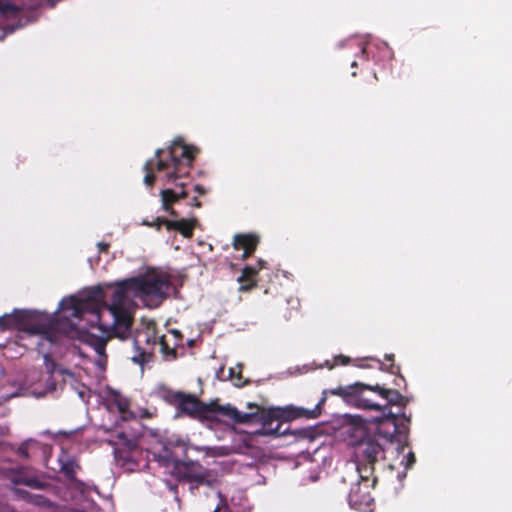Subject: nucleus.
Wrapping results in <instances>:
<instances>
[{"mask_svg": "<svg viewBox=\"0 0 512 512\" xmlns=\"http://www.w3.org/2000/svg\"><path fill=\"white\" fill-rule=\"evenodd\" d=\"M247 407L255 410L244 413L230 404L220 405L217 401L204 403L194 394L183 393L176 408L179 412L199 420H215L217 416H221L236 424L259 423L261 428L257 429L254 434L273 438L288 434L305 437L307 436L306 430L292 431L287 424L301 417L314 419L320 415L318 409L306 410L291 406L264 408L254 403H248Z\"/></svg>", "mask_w": 512, "mask_h": 512, "instance_id": "nucleus-1", "label": "nucleus"}, {"mask_svg": "<svg viewBox=\"0 0 512 512\" xmlns=\"http://www.w3.org/2000/svg\"><path fill=\"white\" fill-rule=\"evenodd\" d=\"M198 153L199 149L196 146L186 144L181 137L175 138L167 150L157 149L155 151L156 172L159 174V178L165 180L166 184H174L180 189L176 191L168 188L160 192L163 209L173 217L178 216L173 204L188 196V192L185 190L186 183L182 179L189 176Z\"/></svg>", "mask_w": 512, "mask_h": 512, "instance_id": "nucleus-2", "label": "nucleus"}, {"mask_svg": "<svg viewBox=\"0 0 512 512\" xmlns=\"http://www.w3.org/2000/svg\"><path fill=\"white\" fill-rule=\"evenodd\" d=\"M128 279L115 284V289L110 296V303L105 301L106 294L101 286L91 288L85 297L78 298L70 296L62 301V309L70 310V315L79 320H84L89 316L88 323L90 327H97L102 332H107L109 326L102 322L101 311H117V309L127 308L128 292L134 293V287L128 283Z\"/></svg>", "mask_w": 512, "mask_h": 512, "instance_id": "nucleus-3", "label": "nucleus"}, {"mask_svg": "<svg viewBox=\"0 0 512 512\" xmlns=\"http://www.w3.org/2000/svg\"><path fill=\"white\" fill-rule=\"evenodd\" d=\"M349 434L358 477L361 481H369L374 474V465L384 458L382 428L360 416H353Z\"/></svg>", "mask_w": 512, "mask_h": 512, "instance_id": "nucleus-4", "label": "nucleus"}, {"mask_svg": "<svg viewBox=\"0 0 512 512\" xmlns=\"http://www.w3.org/2000/svg\"><path fill=\"white\" fill-rule=\"evenodd\" d=\"M331 394L343 398L345 402L357 408L376 410L378 416H382V412L388 413L389 405L406 407L409 400L395 389L386 388L379 384L366 385L356 382L347 386H339L330 390Z\"/></svg>", "mask_w": 512, "mask_h": 512, "instance_id": "nucleus-5", "label": "nucleus"}, {"mask_svg": "<svg viewBox=\"0 0 512 512\" xmlns=\"http://www.w3.org/2000/svg\"><path fill=\"white\" fill-rule=\"evenodd\" d=\"M17 330L28 335H40L43 340L56 344L60 334L56 322L48 316L29 310L14 309L0 316V331Z\"/></svg>", "mask_w": 512, "mask_h": 512, "instance_id": "nucleus-6", "label": "nucleus"}, {"mask_svg": "<svg viewBox=\"0 0 512 512\" xmlns=\"http://www.w3.org/2000/svg\"><path fill=\"white\" fill-rule=\"evenodd\" d=\"M127 283L134 287L135 297L157 302L167 297L171 286L170 276L156 270H149L144 275L128 278Z\"/></svg>", "mask_w": 512, "mask_h": 512, "instance_id": "nucleus-7", "label": "nucleus"}, {"mask_svg": "<svg viewBox=\"0 0 512 512\" xmlns=\"http://www.w3.org/2000/svg\"><path fill=\"white\" fill-rule=\"evenodd\" d=\"M369 422H374L377 426H381L383 439L386 442H392L395 434L407 435L411 419L404 413L396 415L391 411H388V413L383 411L382 416H375L369 419Z\"/></svg>", "mask_w": 512, "mask_h": 512, "instance_id": "nucleus-8", "label": "nucleus"}, {"mask_svg": "<svg viewBox=\"0 0 512 512\" xmlns=\"http://www.w3.org/2000/svg\"><path fill=\"white\" fill-rule=\"evenodd\" d=\"M170 446L183 447L184 450L186 451V444L181 439L169 441L167 445H165L163 448L164 454L161 455V458L163 459L165 464L172 462L178 469H180V462L177 459H175L174 454L170 449ZM179 473L181 474L182 479L188 481L191 484V489L197 488L199 485L202 484H209V481L206 479V474L191 471L187 463H183V471L179 470Z\"/></svg>", "mask_w": 512, "mask_h": 512, "instance_id": "nucleus-9", "label": "nucleus"}, {"mask_svg": "<svg viewBox=\"0 0 512 512\" xmlns=\"http://www.w3.org/2000/svg\"><path fill=\"white\" fill-rule=\"evenodd\" d=\"M2 474L14 485H25L32 489H46L49 486L47 482L39 480L30 467L5 469Z\"/></svg>", "mask_w": 512, "mask_h": 512, "instance_id": "nucleus-10", "label": "nucleus"}, {"mask_svg": "<svg viewBox=\"0 0 512 512\" xmlns=\"http://www.w3.org/2000/svg\"><path fill=\"white\" fill-rule=\"evenodd\" d=\"M363 484L357 482L350 489L348 494L349 505L359 511H366L371 508L374 503V499L370 494L369 481H362Z\"/></svg>", "mask_w": 512, "mask_h": 512, "instance_id": "nucleus-11", "label": "nucleus"}, {"mask_svg": "<svg viewBox=\"0 0 512 512\" xmlns=\"http://www.w3.org/2000/svg\"><path fill=\"white\" fill-rule=\"evenodd\" d=\"M195 223V219L168 220L160 217L156 218L154 222L143 221L144 225L149 227H156L157 230H159L160 227L164 225L168 231H178L185 238H191L193 236Z\"/></svg>", "mask_w": 512, "mask_h": 512, "instance_id": "nucleus-12", "label": "nucleus"}, {"mask_svg": "<svg viewBox=\"0 0 512 512\" xmlns=\"http://www.w3.org/2000/svg\"><path fill=\"white\" fill-rule=\"evenodd\" d=\"M113 317V323L110 327L113 335L126 339L130 335L133 324V316L127 308L117 309V311H109Z\"/></svg>", "mask_w": 512, "mask_h": 512, "instance_id": "nucleus-13", "label": "nucleus"}, {"mask_svg": "<svg viewBox=\"0 0 512 512\" xmlns=\"http://www.w3.org/2000/svg\"><path fill=\"white\" fill-rule=\"evenodd\" d=\"M260 237L254 233H239L233 237L232 246L235 250H242V260L249 258L257 249Z\"/></svg>", "mask_w": 512, "mask_h": 512, "instance_id": "nucleus-14", "label": "nucleus"}, {"mask_svg": "<svg viewBox=\"0 0 512 512\" xmlns=\"http://www.w3.org/2000/svg\"><path fill=\"white\" fill-rule=\"evenodd\" d=\"M258 269L254 266L246 265L242 269L241 275L237 278L240 286L238 288L239 292H250L254 288L258 287Z\"/></svg>", "mask_w": 512, "mask_h": 512, "instance_id": "nucleus-15", "label": "nucleus"}, {"mask_svg": "<svg viewBox=\"0 0 512 512\" xmlns=\"http://www.w3.org/2000/svg\"><path fill=\"white\" fill-rule=\"evenodd\" d=\"M60 471L64 474L67 480L76 481V473L80 469V465L76 459L66 453H62L59 457Z\"/></svg>", "mask_w": 512, "mask_h": 512, "instance_id": "nucleus-16", "label": "nucleus"}, {"mask_svg": "<svg viewBox=\"0 0 512 512\" xmlns=\"http://www.w3.org/2000/svg\"><path fill=\"white\" fill-rule=\"evenodd\" d=\"M16 495L20 496L23 500L28 503L34 504L39 507H49L51 505L50 500L41 494H33L26 490L16 488L14 489Z\"/></svg>", "mask_w": 512, "mask_h": 512, "instance_id": "nucleus-17", "label": "nucleus"}, {"mask_svg": "<svg viewBox=\"0 0 512 512\" xmlns=\"http://www.w3.org/2000/svg\"><path fill=\"white\" fill-rule=\"evenodd\" d=\"M106 442L113 447H116L117 445L121 444L129 451L133 450L136 447V441L132 438H129L127 434L123 431H117L115 436L107 439Z\"/></svg>", "mask_w": 512, "mask_h": 512, "instance_id": "nucleus-18", "label": "nucleus"}, {"mask_svg": "<svg viewBox=\"0 0 512 512\" xmlns=\"http://www.w3.org/2000/svg\"><path fill=\"white\" fill-rule=\"evenodd\" d=\"M184 392L174 391L170 388L163 387L159 390L160 397L170 405L177 407L179 400Z\"/></svg>", "mask_w": 512, "mask_h": 512, "instance_id": "nucleus-19", "label": "nucleus"}, {"mask_svg": "<svg viewBox=\"0 0 512 512\" xmlns=\"http://www.w3.org/2000/svg\"><path fill=\"white\" fill-rule=\"evenodd\" d=\"M86 342L92 346L98 355H105L107 340L103 337L90 335L86 336Z\"/></svg>", "mask_w": 512, "mask_h": 512, "instance_id": "nucleus-20", "label": "nucleus"}, {"mask_svg": "<svg viewBox=\"0 0 512 512\" xmlns=\"http://www.w3.org/2000/svg\"><path fill=\"white\" fill-rule=\"evenodd\" d=\"M154 158L155 159L148 160L144 165V170L146 171V175L144 177V183L149 187L153 186V184L156 180L154 170L156 171L157 158L155 155H154Z\"/></svg>", "mask_w": 512, "mask_h": 512, "instance_id": "nucleus-21", "label": "nucleus"}, {"mask_svg": "<svg viewBox=\"0 0 512 512\" xmlns=\"http://www.w3.org/2000/svg\"><path fill=\"white\" fill-rule=\"evenodd\" d=\"M385 360L390 362V365L388 367H385L384 364L380 360H378V359L376 360L379 365V368L381 370H386L391 374H399L400 373V366H398L394 363V354H386Z\"/></svg>", "mask_w": 512, "mask_h": 512, "instance_id": "nucleus-22", "label": "nucleus"}, {"mask_svg": "<svg viewBox=\"0 0 512 512\" xmlns=\"http://www.w3.org/2000/svg\"><path fill=\"white\" fill-rule=\"evenodd\" d=\"M44 364L48 373L51 375L56 371H59L61 374L68 373L66 370L58 368L56 362L52 359L49 353L44 354Z\"/></svg>", "mask_w": 512, "mask_h": 512, "instance_id": "nucleus-23", "label": "nucleus"}, {"mask_svg": "<svg viewBox=\"0 0 512 512\" xmlns=\"http://www.w3.org/2000/svg\"><path fill=\"white\" fill-rule=\"evenodd\" d=\"M160 346H161V352L164 354V355H167V356H172L173 358H176L177 357V352H176V348L174 345L171 347L166 339L165 336H162L160 338Z\"/></svg>", "mask_w": 512, "mask_h": 512, "instance_id": "nucleus-24", "label": "nucleus"}, {"mask_svg": "<svg viewBox=\"0 0 512 512\" xmlns=\"http://www.w3.org/2000/svg\"><path fill=\"white\" fill-rule=\"evenodd\" d=\"M199 451H204L207 456L216 457L224 456L227 454V448L225 447H202L197 448Z\"/></svg>", "mask_w": 512, "mask_h": 512, "instance_id": "nucleus-25", "label": "nucleus"}, {"mask_svg": "<svg viewBox=\"0 0 512 512\" xmlns=\"http://www.w3.org/2000/svg\"><path fill=\"white\" fill-rule=\"evenodd\" d=\"M115 404L122 418L126 419V416L129 413V401L126 398L119 397L115 400Z\"/></svg>", "mask_w": 512, "mask_h": 512, "instance_id": "nucleus-26", "label": "nucleus"}, {"mask_svg": "<svg viewBox=\"0 0 512 512\" xmlns=\"http://www.w3.org/2000/svg\"><path fill=\"white\" fill-rule=\"evenodd\" d=\"M230 378L235 381V385L242 387L248 383V381H242V365H238V371L235 368L230 369Z\"/></svg>", "mask_w": 512, "mask_h": 512, "instance_id": "nucleus-27", "label": "nucleus"}, {"mask_svg": "<svg viewBox=\"0 0 512 512\" xmlns=\"http://www.w3.org/2000/svg\"><path fill=\"white\" fill-rule=\"evenodd\" d=\"M20 10L13 4L7 3L0 6V14L2 16L12 15L16 16Z\"/></svg>", "mask_w": 512, "mask_h": 512, "instance_id": "nucleus-28", "label": "nucleus"}, {"mask_svg": "<svg viewBox=\"0 0 512 512\" xmlns=\"http://www.w3.org/2000/svg\"><path fill=\"white\" fill-rule=\"evenodd\" d=\"M33 441L32 440H26L24 442H22L19 447L17 448V454L24 458V459H27L29 458V453H28V450H29V446L30 444L32 443Z\"/></svg>", "mask_w": 512, "mask_h": 512, "instance_id": "nucleus-29", "label": "nucleus"}, {"mask_svg": "<svg viewBox=\"0 0 512 512\" xmlns=\"http://www.w3.org/2000/svg\"><path fill=\"white\" fill-rule=\"evenodd\" d=\"M170 335L173 337V345L175 347L182 346L183 335L181 334V332L179 330H176V329L170 330Z\"/></svg>", "mask_w": 512, "mask_h": 512, "instance_id": "nucleus-30", "label": "nucleus"}, {"mask_svg": "<svg viewBox=\"0 0 512 512\" xmlns=\"http://www.w3.org/2000/svg\"><path fill=\"white\" fill-rule=\"evenodd\" d=\"M21 25H5L0 29V40L4 39L7 35L13 33L16 29H18Z\"/></svg>", "mask_w": 512, "mask_h": 512, "instance_id": "nucleus-31", "label": "nucleus"}, {"mask_svg": "<svg viewBox=\"0 0 512 512\" xmlns=\"http://www.w3.org/2000/svg\"><path fill=\"white\" fill-rule=\"evenodd\" d=\"M217 495L220 498V502L218 503L216 508L213 510V512H231L226 505L225 499L222 498L221 493L218 492Z\"/></svg>", "mask_w": 512, "mask_h": 512, "instance_id": "nucleus-32", "label": "nucleus"}, {"mask_svg": "<svg viewBox=\"0 0 512 512\" xmlns=\"http://www.w3.org/2000/svg\"><path fill=\"white\" fill-rule=\"evenodd\" d=\"M147 353L144 350H141L139 355H136L132 358V360L140 365H143L145 362H147Z\"/></svg>", "mask_w": 512, "mask_h": 512, "instance_id": "nucleus-33", "label": "nucleus"}, {"mask_svg": "<svg viewBox=\"0 0 512 512\" xmlns=\"http://www.w3.org/2000/svg\"><path fill=\"white\" fill-rule=\"evenodd\" d=\"M416 462V457H415V454L413 452H409L406 456V465L405 467L408 469V468H411Z\"/></svg>", "mask_w": 512, "mask_h": 512, "instance_id": "nucleus-34", "label": "nucleus"}, {"mask_svg": "<svg viewBox=\"0 0 512 512\" xmlns=\"http://www.w3.org/2000/svg\"><path fill=\"white\" fill-rule=\"evenodd\" d=\"M194 190L199 195H205L207 193V190L202 185H199V184L194 185Z\"/></svg>", "mask_w": 512, "mask_h": 512, "instance_id": "nucleus-35", "label": "nucleus"}, {"mask_svg": "<svg viewBox=\"0 0 512 512\" xmlns=\"http://www.w3.org/2000/svg\"><path fill=\"white\" fill-rule=\"evenodd\" d=\"M337 360H340V363H341L342 365H347V364L350 362L349 357H347V356H343V355H339V356L337 357Z\"/></svg>", "mask_w": 512, "mask_h": 512, "instance_id": "nucleus-36", "label": "nucleus"}, {"mask_svg": "<svg viewBox=\"0 0 512 512\" xmlns=\"http://www.w3.org/2000/svg\"><path fill=\"white\" fill-rule=\"evenodd\" d=\"M190 205L193 206V207H196V208H200L202 204L197 199V197H194V198H192Z\"/></svg>", "mask_w": 512, "mask_h": 512, "instance_id": "nucleus-37", "label": "nucleus"}, {"mask_svg": "<svg viewBox=\"0 0 512 512\" xmlns=\"http://www.w3.org/2000/svg\"><path fill=\"white\" fill-rule=\"evenodd\" d=\"M257 267H255L256 269H258V272L265 268L266 267V261L262 260V259H259L258 262H257Z\"/></svg>", "mask_w": 512, "mask_h": 512, "instance_id": "nucleus-38", "label": "nucleus"}, {"mask_svg": "<svg viewBox=\"0 0 512 512\" xmlns=\"http://www.w3.org/2000/svg\"><path fill=\"white\" fill-rule=\"evenodd\" d=\"M98 247H99L100 251L104 252V251L108 250L109 244L100 242V243H98Z\"/></svg>", "mask_w": 512, "mask_h": 512, "instance_id": "nucleus-39", "label": "nucleus"}, {"mask_svg": "<svg viewBox=\"0 0 512 512\" xmlns=\"http://www.w3.org/2000/svg\"><path fill=\"white\" fill-rule=\"evenodd\" d=\"M352 67H356L357 66V63L355 61L352 62L351 64Z\"/></svg>", "mask_w": 512, "mask_h": 512, "instance_id": "nucleus-40", "label": "nucleus"}, {"mask_svg": "<svg viewBox=\"0 0 512 512\" xmlns=\"http://www.w3.org/2000/svg\"><path fill=\"white\" fill-rule=\"evenodd\" d=\"M188 344H189L190 346H191V345H193V340H190V341L188 342Z\"/></svg>", "mask_w": 512, "mask_h": 512, "instance_id": "nucleus-41", "label": "nucleus"}, {"mask_svg": "<svg viewBox=\"0 0 512 512\" xmlns=\"http://www.w3.org/2000/svg\"><path fill=\"white\" fill-rule=\"evenodd\" d=\"M400 380L404 381V377L399 374Z\"/></svg>", "mask_w": 512, "mask_h": 512, "instance_id": "nucleus-42", "label": "nucleus"}]
</instances>
